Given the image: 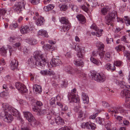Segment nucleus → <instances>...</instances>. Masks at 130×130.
<instances>
[{"label":"nucleus","instance_id":"obj_1","mask_svg":"<svg viewBox=\"0 0 130 130\" xmlns=\"http://www.w3.org/2000/svg\"><path fill=\"white\" fill-rule=\"evenodd\" d=\"M119 79L118 77H117L115 80V82L119 86L120 88L123 89L120 93L121 96L123 98H125L126 102L130 101V91L129 90V86L126 85L124 82L120 81V83L119 82Z\"/></svg>","mask_w":130,"mask_h":130},{"label":"nucleus","instance_id":"obj_2","mask_svg":"<svg viewBox=\"0 0 130 130\" xmlns=\"http://www.w3.org/2000/svg\"><path fill=\"white\" fill-rule=\"evenodd\" d=\"M4 111L2 112L1 114V116L3 117H5V116L8 112L16 117L18 119H20V114L19 111L16 109L9 106V104L6 103H4L2 106Z\"/></svg>","mask_w":130,"mask_h":130},{"label":"nucleus","instance_id":"obj_3","mask_svg":"<svg viewBox=\"0 0 130 130\" xmlns=\"http://www.w3.org/2000/svg\"><path fill=\"white\" fill-rule=\"evenodd\" d=\"M90 74V78L93 80L100 82H103L105 80V75L102 73H97L93 71Z\"/></svg>","mask_w":130,"mask_h":130},{"label":"nucleus","instance_id":"obj_4","mask_svg":"<svg viewBox=\"0 0 130 130\" xmlns=\"http://www.w3.org/2000/svg\"><path fill=\"white\" fill-rule=\"evenodd\" d=\"M81 44L75 46L73 49L77 51V56L79 58H83L84 56V48L82 46Z\"/></svg>","mask_w":130,"mask_h":130},{"label":"nucleus","instance_id":"obj_5","mask_svg":"<svg viewBox=\"0 0 130 130\" xmlns=\"http://www.w3.org/2000/svg\"><path fill=\"white\" fill-rule=\"evenodd\" d=\"M76 91V89L75 88L73 89L71 91V93L68 94V98L69 100L71 99L72 102L77 103L79 102V99L74 94Z\"/></svg>","mask_w":130,"mask_h":130},{"label":"nucleus","instance_id":"obj_6","mask_svg":"<svg viewBox=\"0 0 130 130\" xmlns=\"http://www.w3.org/2000/svg\"><path fill=\"white\" fill-rule=\"evenodd\" d=\"M25 3L24 0L21 2H19L15 4L13 7L14 10L18 12H19L22 10V9L24 8Z\"/></svg>","mask_w":130,"mask_h":130},{"label":"nucleus","instance_id":"obj_7","mask_svg":"<svg viewBox=\"0 0 130 130\" xmlns=\"http://www.w3.org/2000/svg\"><path fill=\"white\" fill-rule=\"evenodd\" d=\"M125 111L120 106L112 107L108 110V112L116 114L119 113H122Z\"/></svg>","mask_w":130,"mask_h":130},{"label":"nucleus","instance_id":"obj_8","mask_svg":"<svg viewBox=\"0 0 130 130\" xmlns=\"http://www.w3.org/2000/svg\"><path fill=\"white\" fill-rule=\"evenodd\" d=\"M15 86L16 88L21 93H26L27 90L26 87L23 84L19 82H17L15 83Z\"/></svg>","mask_w":130,"mask_h":130},{"label":"nucleus","instance_id":"obj_9","mask_svg":"<svg viewBox=\"0 0 130 130\" xmlns=\"http://www.w3.org/2000/svg\"><path fill=\"white\" fill-rule=\"evenodd\" d=\"M34 57L36 60L35 65L39 67L41 66L40 52L38 51H35L33 54Z\"/></svg>","mask_w":130,"mask_h":130},{"label":"nucleus","instance_id":"obj_10","mask_svg":"<svg viewBox=\"0 0 130 130\" xmlns=\"http://www.w3.org/2000/svg\"><path fill=\"white\" fill-rule=\"evenodd\" d=\"M82 127L83 128H86L88 129H91L94 130L96 127L95 124L91 122L83 123L82 124Z\"/></svg>","mask_w":130,"mask_h":130},{"label":"nucleus","instance_id":"obj_11","mask_svg":"<svg viewBox=\"0 0 130 130\" xmlns=\"http://www.w3.org/2000/svg\"><path fill=\"white\" fill-rule=\"evenodd\" d=\"M24 117L30 122H35V120L32 114L28 111H24L23 112Z\"/></svg>","mask_w":130,"mask_h":130},{"label":"nucleus","instance_id":"obj_12","mask_svg":"<svg viewBox=\"0 0 130 130\" xmlns=\"http://www.w3.org/2000/svg\"><path fill=\"white\" fill-rule=\"evenodd\" d=\"M59 56H57L55 58H52L50 63L52 66L55 67L61 64L62 62L59 59Z\"/></svg>","mask_w":130,"mask_h":130},{"label":"nucleus","instance_id":"obj_13","mask_svg":"<svg viewBox=\"0 0 130 130\" xmlns=\"http://www.w3.org/2000/svg\"><path fill=\"white\" fill-rule=\"evenodd\" d=\"M40 101H37L36 103L37 106H35L32 108L33 110L37 112V114L38 115L40 116L41 115V105H40Z\"/></svg>","mask_w":130,"mask_h":130},{"label":"nucleus","instance_id":"obj_14","mask_svg":"<svg viewBox=\"0 0 130 130\" xmlns=\"http://www.w3.org/2000/svg\"><path fill=\"white\" fill-rule=\"evenodd\" d=\"M9 112L6 114L5 117L4 118V120L6 122L8 123H10L13 119L12 116Z\"/></svg>","mask_w":130,"mask_h":130},{"label":"nucleus","instance_id":"obj_15","mask_svg":"<svg viewBox=\"0 0 130 130\" xmlns=\"http://www.w3.org/2000/svg\"><path fill=\"white\" fill-rule=\"evenodd\" d=\"M41 74L44 75H48L49 76H53L55 74V73L54 71L52 70H46L41 71Z\"/></svg>","mask_w":130,"mask_h":130},{"label":"nucleus","instance_id":"obj_16","mask_svg":"<svg viewBox=\"0 0 130 130\" xmlns=\"http://www.w3.org/2000/svg\"><path fill=\"white\" fill-rule=\"evenodd\" d=\"M18 61L14 59L12 60L10 62L11 68L12 70H14L17 68L18 66Z\"/></svg>","mask_w":130,"mask_h":130},{"label":"nucleus","instance_id":"obj_17","mask_svg":"<svg viewBox=\"0 0 130 130\" xmlns=\"http://www.w3.org/2000/svg\"><path fill=\"white\" fill-rule=\"evenodd\" d=\"M74 64L78 67H83L84 66V63L82 59L75 60L74 61Z\"/></svg>","mask_w":130,"mask_h":130},{"label":"nucleus","instance_id":"obj_18","mask_svg":"<svg viewBox=\"0 0 130 130\" xmlns=\"http://www.w3.org/2000/svg\"><path fill=\"white\" fill-rule=\"evenodd\" d=\"M20 30L22 34H26L30 31L29 29L27 26H22Z\"/></svg>","mask_w":130,"mask_h":130},{"label":"nucleus","instance_id":"obj_19","mask_svg":"<svg viewBox=\"0 0 130 130\" xmlns=\"http://www.w3.org/2000/svg\"><path fill=\"white\" fill-rule=\"evenodd\" d=\"M56 123L58 125H63L64 123V120L60 117H58L55 118Z\"/></svg>","mask_w":130,"mask_h":130},{"label":"nucleus","instance_id":"obj_20","mask_svg":"<svg viewBox=\"0 0 130 130\" xmlns=\"http://www.w3.org/2000/svg\"><path fill=\"white\" fill-rule=\"evenodd\" d=\"M82 98L84 103L88 104V103L89 98L86 93H82Z\"/></svg>","mask_w":130,"mask_h":130},{"label":"nucleus","instance_id":"obj_21","mask_svg":"<svg viewBox=\"0 0 130 130\" xmlns=\"http://www.w3.org/2000/svg\"><path fill=\"white\" fill-rule=\"evenodd\" d=\"M59 19L60 22L62 24H66L69 23L68 18L66 17H61Z\"/></svg>","mask_w":130,"mask_h":130},{"label":"nucleus","instance_id":"obj_22","mask_svg":"<svg viewBox=\"0 0 130 130\" xmlns=\"http://www.w3.org/2000/svg\"><path fill=\"white\" fill-rule=\"evenodd\" d=\"M105 19H106V23L108 25L111 24V25L112 26L113 25L111 24L113 22V17H105Z\"/></svg>","mask_w":130,"mask_h":130},{"label":"nucleus","instance_id":"obj_23","mask_svg":"<svg viewBox=\"0 0 130 130\" xmlns=\"http://www.w3.org/2000/svg\"><path fill=\"white\" fill-rule=\"evenodd\" d=\"M33 89L34 91L40 93L41 91V86L40 85H35L33 86Z\"/></svg>","mask_w":130,"mask_h":130},{"label":"nucleus","instance_id":"obj_24","mask_svg":"<svg viewBox=\"0 0 130 130\" xmlns=\"http://www.w3.org/2000/svg\"><path fill=\"white\" fill-rule=\"evenodd\" d=\"M76 71V73L78 74L80 77H84L86 76V74L84 73L83 70L80 69H77Z\"/></svg>","mask_w":130,"mask_h":130},{"label":"nucleus","instance_id":"obj_25","mask_svg":"<svg viewBox=\"0 0 130 130\" xmlns=\"http://www.w3.org/2000/svg\"><path fill=\"white\" fill-rule=\"evenodd\" d=\"M110 9L108 7H104L101 9V14L103 15H105L107 12Z\"/></svg>","mask_w":130,"mask_h":130},{"label":"nucleus","instance_id":"obj_26","mask_svg":"<svg viewBox=\"0 0 130 130\" xmlns=\"http://www.w3.org/2000/svg\"><path fill=\"white\" fill-rule=\"evenodd\" d=\"M54 7V5L53 4H49L46 6L44 7L43 9L46 11H48L52 9Z\"/></svg>","mask_w":130,"mask_h":130},{"label":"nucleus","instance_id":"obj_27","mask_svg":"<svg viewBox=\"0 0 130 130\" xmlns=\"http://www.w3.org/2000/svg\"><path fill=\"white\" fill-rule=\"evenodd\" d=\"M115 50H116L117 52H119L120 51H123L124 52L125 49V47L124 46L122 45H119L117 46H116L115 48Z\"/></svg>","mask_w":130,"mask_h":130},{"label":"nucleus","instance_id":"obj_28","mask_svg":"<svg viewBox=\"0 0 130 130\" xmlns=\"http://www.w3.org/2000/svg\"><path fill=\"white\" fill-rule=\"evenodd\" d=\"M47 63L45 57L41 55V66L43 68L44 67Z\"/></svg>","mask_w":130,"mask_h":130},{"label":"nucleus","instance_id":"obj_29","mask_svg":"<svg viewBox=\"0 0 130 130\" xmlns=\"http://www.w3.org/2000/svg\"><path fill=\"white\" fill-rule=\"evenodd\" d=\"M0 54L4 56H6L7 51L4 47L0 48Z\"/></svg>","mask_w":130,"mask_h":130},{"label":"nucleus","instance_id":"obj_30","mask_svg":"<svg viewBox=\"0 0 130 130\" xmlns=\"http://www.w3.org/2000/svg\"><path fill=\"white\" fill-rule=\"evenodd\" d=\"M29 43L32 45H35L37 43V40L34 38H31L28 40Z\"/></svg>","mask_w":130,"mask_h":130},{"label":"nucleus","instance_id":"obj_31","mask_svg":"<svg viewBox=\"0 0 130 130\" xmlns=\"http://www.w3.org/2000/svg\"><path fill=\"white\" fill-rule=\"evenodd\" d=\"M18 25L16 23H13L10 24L9 26V28L11 30H14L18 27Z\"/></svg>","mask_w":130,"mask_h":130},{"label":"nucleus","instance_id":"obj_32","mask_svg":"<svg viewBox=\"0 0 130 130\" xmlns=\"http://www.w3.org/2000/svg\"><path fill=\"white\" fill-rule=\"evenodd\" d=\"M124 20L125 21L126 24L127 26L130 25V18L129 17H124ZM130 31V30L127 31Z\"/></svg>","mask_w":130,"mask_h":130},{"label":"nucleus","instance_id":"obj_33","mask_svg":"<svg viewBox=\"0 0 130 130\" xmlns=\"http://www.w3.org/2000/svg\"><path fill=\"white\" fill-rule=\"evenodd\" d=\"M96 122L100 124H103L104 120L100 117H97L95 119Z\"/></svg>","mask_w":130,"mask_h":130},{"label":"nucleus","instance_id":"obj_34","mask_svg":"<svg viewBox=\"0 0 130 130\" xmlns=\"http://www.w3.org/2000/svg\"><path fill=\"white\" fill-rule=\"evenodd\" d=\"M60 9L61 11L66 10L68 8L66 5L63 4H61L59 5Z\"/></svg>","mask_w":130,"mask_h":130},{"label":"nucleus","instance_id":"obj_35","mask_svg":"<svg viewBox=\"0 0 130 130\" xmlns=\"http://www.w3.org/2000/svg\"><path fill=\"white\" fill-rule=\"evenodd\" d=\"M124 56L126 57L127 59L130 61V52L127 51H124Z\"/></svg>","mask_w":130,"mask_h":130},{"label":"nucleus","instance_id":"obj_36","mask_svg":"<svg viewBox=\"0 0 130 130\" xmlns=\"http://www.w3.org/2000/svg\"><path fill=\"white\" fill-rule=\"evenodd\" d=\"M68 84V81L66 80H63L61 83V87L62 88H66Z\"/></svg>","mask_w":130,"mask_h":130},{"label":"nucleus","instance_id":"obj_37","mask_svg":"<svg viewBox=\"0 0 130 130\" xmlns=\"http://www.w3.org/2000/svg\"><path fill=\"white\" fill-rule=\"evenodd\" d=\"M3 87L4 89V91L3 92L1 93V95L3 94H4V93H6L7 92V91L9 90L8 88L7 87L6 84H4L3 86Z\"/></svg>","mask_w":130,"mask_h":130},{"label":"nucleus","instance_id":"obj_38","mask_svg":"<svg viewBox=\"0 0 130 130\" xmlns=\"http://www.w3.org/2000/svg\"><path fill=\"white\" fill-rule=\"evenodd\" d=\"M111 64L110 63H107L105 66V69H106L109 71H110V70H113V69H114L113 68L112 69H111Z\"/></svg>","mask_w":130,"mask_h":130},{"label":"nucleus","instance_id":"obj_39","mask_svg":"<svg viewBox=\"0 0 130 130\" xmlns=\"http://www.w3.org/2000/svg\"><path fill=\"white\" fill-rule=\"evenodd\" d=\"M66 24V25L64 27L63 29V31L64 32L68 30L71 26V25L69 23Z\"/></svg>","mask_w":130,"mask_h":130},{"label":"nucleus","instance_id":"obj_40","mask_svg":"<svg viewBox=\"0 0 130 130\" xmlns=\"http://www.w3.org/2000/svg\"><path fill=\"white\" fill-rule=\"evenodd\" d=\"M77 18L80 23L82 24H84L85 22V17H76Z\"/></svg>","mask_w":130,"mask_h":130},{"label":"nucleus","instance_id":"obj_41","mask_svg":"<svg viewBox=\"0 0 130 130\" xmlns=\"http://www.w3.org/2000/svg\"><path fill=\"white\" fill-rule=\"evenodd\" d=\"M69 6L70 8H71V9L73 11L77 12L78 8L76 6L72 4H71L69 5Z\"/></svg>","mask_w":130,"mask_h":130},{"label":"nucleus","instance_id":"obj_42","mask_svg":"<svg viewBox=\"0 0 130 130\" xmlns=\"http://www.w3.org/2000/svg\"><path fill=\"white\" fill-rule=\"evenodd\" d=\"M119 75L121 77H119V76H117L114 79V81L115 82V80L117 78V77H118L119 79L118 80V81L119 82L121 83L120 82V81H121V82H123V81L122 82L121 81V79H122L123 78V77L122 76H123V73L122 72V71H120L119 72Z\"/></svg>","mask_w":130,"mask_h":130},{"label":"nucleus","instance_id":"obj_43","mask_svg":"<svg viewBox=\"0 0 130 130\" xmlns=\"http://www.w3.org/2000/svg\"><path fill=\"white\" fill-rule=\"evenodd\" d=\"M105 59L108 61H110L111 60V58L110 56V53L109 52H107L105 55Z\"/></svg>","mask_w":130,"mask_h":130},{"label":"nucleus","instance_id":"obj_44","mask_svg":"<svg viewBox=\"0 0 130 130\" xmlns=\"http://www.w3.org/2000/svg\"><path fill=\"white\" fill-rule=\"evenodd\" d=\"M42 47L44 50H48L52 49L53 46L50 44H47L45 45H44L42 46Z\"/></svg>","mask_w":130,"mask_h":130},{"label":"nucleus","instance_id":"obj_45","mask_svg":"<svg viewBox=\"0 0 130 130\" xmlns=\"http://www.w3.org/2000/svg\"><path fill=\"white\" fill-rule=\"evenodd\" d=\"M41 36L46 37H48L47 32L44 30H41Z\"/></svg>","mask_w":130,"mask_h":130},{"label":"nucleus","instance_id":"obj_46","mask_svg":"<svg viewBox=\"0 0 130 130\" xmlns=\"http://www.w3.org/2000/svg\"><path fill=\"white\" fill-rule=\"evenodd\" d=\"M114 116L115 119L116 120L121 122H122V120L123 118L122 117L116 115H115Z\"/></svg>","mask_w":130,"mask_h":130},{"label":"nucleus","instance_id":"obj_47","mask_svg":"<svg viewBox=\"0 0 130 130\" xmlns=\"http://www.w3.org/2000/svg\"><path fill=\"white\" fill-rule=\"evenodd\" d=\"M105 126L106 129H110L111 127V123L110 122L106 123L105 125Z\"/></svg>","mask_w":130,"mask_h":130},{"label":"nucleus","instance_id":"obj_48","mask_svg":"<svg viewBox=\"0 0 130 130\" xmlns=\"http://www.w3.org/2000/svg\"><path fill=\"white\" fill-rule=\"evenodd\" d=\"M103 30L102 29H101L99 30V29H98L97 31H96V36L98 37H100L101 35V32L103 31Z\"/></svg>","mask_w":130,"mask_h":130},{"label":"nucleus","instance_id":"obj_49","mask_svg":"<svg viewBox=\"0 0 130 130\" xmlns=\"http://www.w3.org/2000/svg\"><path fill=\"white\" fill-rule=\"evenodd\" d=\"M6 12V10L5 9H0V16L4 15Z\"/></svg>","mask_w":130,"mask_h":130},{"label":"nucleus","instance_id":"obj_50","mask_svg":"<svg viewBox=\"0 0 130 130\" xmlns=\"http://www.w3.org/2000/svg\"><path fill=\"white\" fill-rule=\"evenodd\" d=\"M71 68V67L70 66H67L64 67V69L66 72L69 73Z\"/></svg>","mask_w":130,"mask_h":130},{"label":"nucleus","instance_id":"obj_51","mask_svg":"<svg viewBox=\"0 0 130 130\" xmlns=\"http://www.w3.org/2000/svg\"><path fill=\"white\" fill-rule=\"evenodd\" d=\"M31 3L33 5H36L39 3V0H29Z\"/></svg>","mask_w":130,"mask_h":130},{"label":"nucleus","instance_id":"obj_52","mask_svg":"<svg viewBox=\"0 0 130 130\" xmlns=\"http://www.w3.org/2000/svg\"><path fill=\"white\" fill-rule=\"evenodd\" d=\"M20 104L22 105H26L27 104V102L25 100L21 99L19 100V101Z\"/></svg>","mask_w":130,"mask_h":130},{"label":"nucleus","instance_id":"obj_53","mask_svg":"<svg viewBox=\"0 0 130 130\" xmlns=\"http://www.w3.org/2000/svg\"><path fill=\"white\" fill-rule=\"evenodd\" d=\"M102 105L105 108H107L109 106V104L105 101H102Z\"/></svg>","mask_w":130,"mask_h":130},{"label":"nucleus","instance_id":"obj_54","mask_svg":"<svg viewBox=\"0 0 130 130\" xmlns=\"http://www.w3.org/2000/svg\"><path fill=\"white\" fill-rule=\"evenodd\" d=\"M127 36H123L121 39V40L123 41L126 43H129V42L127 40Z\"/></svg>","mask_w":130,"mask_h":130},{"label":"nucleus","instance_id":"obj_55","mask_svg":"<svg viewBox=\"0 0 130 130\" xmlns=\"http://www.w3.org/2000/svg\"><path fill=\"white\" fill-rule=\"evenodd\" d=\"M56 101V98H53L50 100V103L51 105H53L55 104Z\"/></svg>","mask_w":130,"mask_h":130},{"label":"nucleus","instance_id":"obj_56","mask_svg":"<svg viewBox=\"0 0 130 130\" xmlns=\"http://www.w3.org/2000/svg\"><path fill=\"white\" fill-rule=\"evenodd\" d=\"M77 70V69H73L72 68V67H71V69H70V71L68 73L70 74H74L76 72V71Z\"/></svg>","mask_w":130,"mask_h":130},{"label":"nucleus","instance_id":"obj_57","mask_svg":"<svg viewBox=\"0 0 130 130\" xmlns=\"http://www.w3.org/2000/svg\"><path fill=\"white\" fill-rule=\"evenodd\" d=\"M41 20V18H36V24L38 26H41V24H40V21Z\"/></svg>","mask_w":130,"mask_h":130},{"label":"nucleus","instance_id":"obj_58","mask_svg":"<svg viewBox=\"0 0 130 130\" xmlns=\"http://www.w3.org/2000/svg\"><path fill=\"white\" fill-rule=\"evenodd\" d=\"M90 60L91 62L94 64H97L98 61L95 59L93 57H91L90 58Z\"/></svg>","mask_w":130,"mask_h":130},{"label":"nucleus","instance_id":"obj_59","mask_svg":"<svg viewBox=\"0 0 130 130\" xmlns=\"http://www.w3.org/2000/svg\"><path fill=\"white\" fill-rule=\"evenodd\" d=\"M121 62L119 61H117L114 63V65L117 67H120L121 64Z\"/></svg>","mask_w":130,"mask_h":130},{"label":"nucleus","instance_id":"obj_60","mask_svg":"<svg viewBox=\"0 0 130 130\" xmlns=\"http://www.w3.org/2000/svg\"><path fill=\"white\" fill-rule=\"evenodd\" d=\"M118 15L117 12L115 11H113L109 14V16H117Z\"/></svg>","mask_w":130,"mask_h":130},{"label":"nucleus","instance_id":"obj_61","mask_svg":"<svg viewBox=\"0 0 130 130\" xmlns=\"http://www.w3.org/2000/svg\"><path fill=\"white\" fill-rule=\"evenodd\" d=\"M105 52L103 51H100L99 53V55L100 56L101 58H103L104 56V54Z\"/></svg>","mask_w":130,"mask_h":130},{"label":"nucleus","instance_id":"obj_62","mask_svg":"<svg viewBox=\"0 0 130 130\" xmlns=\"http://www.w3.org/2000/svg\"><path fill=\"white\" fill-rule=\"evenodd\" d=\"M106 41L107 42V43L108 44L111 43V42H113V40L112 39L110 38L109 39L108 38H106Z\"/></svg>","mask_w":130,"mask_h":130},{"label":"nucleus","instance_id":"obj_63","mask_svg":"<svg viewBox=\"0 0 130 130\" xmlns=\"http://www.w3.org/2000/svg\"><path fill=\"white\" fill-rule=\"evenodd\" d=\"M21 130H30V128L27 126H22Z\"/></svg>","mask_w":130,"mask_h":130},{"label":"nucleus","instance_id":"obj_64","mask_svg":"<svg viewBox=\"0 0 130 130\" xmlns=\"http://www.w3.org/2000/svg\"><path fill=\"white\" fill-rule=\"evenodd\" d=\"M90 28H91L93 29L96 31H97L98 29V28H97L95 24H92V25L90 26Z\"/></svg>","mask_w":130,"mask_h":130}]
</instances>
